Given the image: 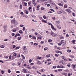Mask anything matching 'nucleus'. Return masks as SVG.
Returning a JSON list of instances; mask_svg holds the SVG:
<instances>
[{
	"label": "nucleus",
	"mask_w": 76,
	"mask_h": 76,
	"mask_svg": "<svg viewBox=\"0 0 76 76\" xmlns=\"http://www.w3.org/2000/svg\"><path fill=\"white\" fill-rule=\"evenodd\" d=\"M51 4L52 6H54L55 4L53 2H51Z\"/></svg>",
	"instance_id": "nucleus-7"
},
{
	"label": "nucleus",
	"mask_w": 76,
	"mask_h": 76,
	"mask_svg": "<svg viewBox=\"0 0 76 76\" xmlns=\"http://www.w3.org/2000/svg\"><path fill=\"white\" fill-rule=\"evenodd\" d=\"M31 16L32 17H33V18H34V17H35V19H36V16H35L34 15H33V16Z\"/></svg>",
	"instance_id": "nucleus-56"
},
{
	"label": "nucleus",
	"mask_w": 76,
	"mask_h": 76,
	"mask_svg": "<svg viewBox=\"0 0 76 76\" xmlns=\"http://www.w3.org/2000/svg\"><path fill=\"white\" fill-rule=\"evenodd\" d=\"M58 70V71H63V69H59Z\"/></svg>",
	"instance_id": "nucleus-40"
},
{
	"label": "nucleus",
	"mask_w": 76,
	"mask_h": 76,
	"mask_svg": "<svg viewBox=\"0 0 76 76\" xmlns=\"http://www.w3.org/2000/svg\"><path fill=\"white\" fill-rule=\"evenodd\" d=\"M32 68H33V69H37V67H36V66H33Z\"/></svg>",
	"instance_id": "nucleus-30"
},
{
	"label": "nucleus",
	"mask_w": 76,
	"mask_h": 76,
	"mask_svg": "<svg viewBox=\"0 0 76 76\" xmlns=\"http://www.w3.org/2000/svg\"><path fill=\"white\" fill-rule=\"evenodd\" d=\"M64 40H62L61 41L60 43H58V45L59 46H60L62 44V46H64V45H65V43L63 42Z\"/></svg>",
	"instance_id": "nucleus-2"
},
{
	"label": "nucleus",
	"mask_w": 76,
	"mask_h": 76,
	"mask_svg": "<svg viewBox=\"0 0 76 76\" xmlns=\"http://www.w3.org/2000/svg\"><path fill=\"white\" fill-rule=\"evenodd\" d=\"M48 42H52V40H51V39L48 40Z\"/></svg>",
	"instance_id": "nucleus-25"
},
{
	"label": "nucleus",
	"mask_w": 76,
	"mask_h": 76,
	"mask_svg": "<svg viewBox=\"0 0 76 76\" xmlns=\"http://www.w3.org/2000/svg\"><path fill=\"white\" fill-rule=\"evenodd\" d=\"M56 67H57L56 66H53V69H56Z\"/></svg>",
	"instance_id": "nucleus-39"
},
{
	"label": "nucleus",
	"mask_w": 76,
	"mask_h": 76,
	"mask_svg": "<svg viewBox=\"0 0 76 76\" xmlns=\"http://www.w3.org/2000/svg\"><path fill=\"white\" fill-rule=\"evenodd\" d=\"M71 75H72V73H69L68 74V76H70Z\"/></svg>",
	"instance_id": "nucleus-23"
},
{
	"label": "nucleus",
	"mask_w": 76,
	"mask_h": 76,
	"mask_svg": "<svg viewBox=\"0 0 76 76\" xmlns=\"http://www.w3.org/2000/svg\"><path fill=\"white\" fill-rule=\"evenodd\" d=\"M59 38L60 39H64V37L63 36H60Z\"/></svg>",
	"instance_id": "nucleus-14"
},
{
	"label": "nucleus",
	"mask_w": 76,
	"mask_h": 76,
	"mask_svg": "<svg viewBox=\"0 0 76 76\" xmlns=\"http://www.w3.org/2000/svg\"><path fill=\"white\" fill-rule=\"evenodd\" d=\"M18 25V23H14V26H16Z\"/></svg>",
	"instance_id": "nucleus-31"
},
{
	"label": "nucleus",
	"mask_w": 76,
	"mask_h": 76,
	"mask_svg": "<svg viewBox=\"0 0 76 76\" xmlns=\"http://www.w3.org/2000/svg\"><path fill=\"white\" fill-rule=\"evenodd\" d=\"M65 67L64 66H61V68H62V69H63Z\"/></svg>",
	"instance_id": "nucleus-61"
},
{
	"label": "nucleus",
	"mask_w": 76,
	"mask_h": 76,
	"mask_svg": "<svg viewBox=\"0 0 76 76\" xmlns=\"http://www.w3.org/2000/svg\"><path fill=\"white\" fill-rule=\"evenodd\" d=\"M68 67H70V64H68L67 65Z\"/></svg>",
	"instance_id": "nucleus-49"
},
{
	"label": "nucleus",
	"mask_w": 76,
	"mask_h": 76,
	"mask_svg": "<svg viewBox=\"0 0 76 76\" xmlns=\"http://www.w3.org/2000/svg\"><path fill=\"white\" fill-rule=\"evenodd\" d=\"M37 64H38L39 65H40V64H41V63L40 62V61H39L37 63Z\"/></svg>",
	"instance_id": "nucleus-16"
},
{
	"label": "nucleus",
	"mask_w": 76,
	"mask_h": 76,
	"mask_svg": "<svg viewBox=\"0 0 76 76\" xmlns=\"http://www.w3.org/2000/svg\"><path fill=\"white\" fill-rule=\"evenodd\" d=\"M58 5L60 6H63V4L60 3L58 4Z\"/></svg>",
	"instance_id": "nucleus-13"
},
{
	"label": "nucleus",
	"mask_w": 76,
	"mask_h": 76,
	"mask_svg": "<svg viewBox=\"0 0 76 76\" xmlns=\"http://www.w3.org/2000/svg\"><path fill=\"white\" fill-rule=\"evenodd\" d=\"M19 33H20V34H23V31L22 30H20V31H19Z\"/></svg>",
	"instance_id": "nucleus-11"
},
{
	"label": "nucleus",
	"mask_w": 76,
	"mask_h": 76,
	"mask_svg": "<svg viewBox=\"0 0 76 76\" xmlns=\"http://www.w3.org/2000/svg\"><path fill=\"white\" fill-rule=\"evenodd\" d=\"M64 8H67V5L65 4L64 6Z\"/></svg>",
	"instance_id": "nucleus-17"
},
{
	"label": "nucleus",
	"mask_w": 76,
	"mask_h": 76,
	"mask_svg": "<svg viewBox=\"0 0 76 76\" xmlns=\"http://www.w3.org/2000/svg\"><path fill=\"white\" fill-rule=\"evenodd\" d=\"M21 38H22V37H19L18 38V40H20L21 39Z\"/></svg>",
	"instance_id": "nucleus-20"
},
{
	"label": "nucleus",
	"mask_w": 76,
	"mask_h": 76,
	"mask_svg": "<svg viewBox=\"0 0 76 76\" xmlns=\"http://www.w3.org/2000/svg\"><path fill=\"white\" fill-rule=\"evenodd\" d=\"M15 58L14 57V56H13L12 58V60H14Z\"/></svg>",
	"instance_id": "nucleus-48"
},
{
	"label": "nucleus",
	"mask_w": 76,
	"mask_h": 76,
	"mask_svg": "<svg viewBox=\"0 0 76 76\" xmlns=\"http://www.w3.org/2000/svg\"><path fill=\"white\" fill-rule=\"evenodd\" d=\"M8 73H10V72H11V71H10V69H8Z\"/></svg>",
	"instance_id": "nucleus-58"
},
{
	"label": "nucleus",
	"mask_w": 76,
	"mask_h": 76,
	"mask_svg": "<svg viewBox=\"0 0 76 76\" xmlns=\"http://www.w3.org/2000/svg\"><path fill=\"white\" fill-rule=\"evenodd\" d=\"M35 0H32L33 4H34V3H35Z\"/></svg>",
	"instance_id": "nucleus-32"
},
{
	"label": "nucleus",
	"mask_w": 76,
	"mask_h": 76,
	"mask_svg": "<svg viewBox=\"0 0 76 76\" xmlns=\"http://www.w3.org/2000/svg\"><path fill=\"white\" fill-rule=\"evenodd\" d=\"M11 57H12V56L11 55H10L9 57V58L10 59H11Z\"/></svg>",
	"instance_id": "nucleus-64"
},
{
	"label": "nucleus",
	"mask_w": 76,
	"mask_h": 76,
	"mask_svg": "<svg viewBox=\"0 0 76 76\" xmlns=\"http://www.w3.org/2000/svg\"><path fill=\"white\" fill-rule=\"evenodd\" d=\"M41 10H44V8H43V7H41Z\"/></svg>",
	"instance_id": "nucleus-57"
},
{
	"label": "nucleus",
	"mask_w": 76,
	"mask_h": 76,
	"mask_svg": "<svg viewBox=\"0 0 76 76\" xmlns=\"http://www.w3.org/2000/svg\"><path fill=\"white\" fill-rule=\"evenodd\" d=\"M29 63H31L32 62V59H30L29 61Z\"/></svg>",
	"instance_id": "nucleus-42"
},
{
	"label": "nucleus",
	"mask_w": 76,
	"mask_h": 76,
	"mask_svg": "<svg viewBox=\"0 0 76 76\" xmlns=\"http://www.w3.org/2000/svg\"><path fill=\"white\" fill-rule=\"evenodd\" d=\"M43 18L45 19H46V18H47V17H46V16H45V15H44L43 16Z\"/></svg>",
	"instance_id": "nucleus-38"
},
{
	"label": "nucleus",
	"mask_w": 76,
	"mask_h": 76,
	"mask_svg": "<svg viewBox=\"0 0 76 76\" xmlns=\"http://www.w3.org/2000/svg\"><path fill=\"white\" fill-rule=\"evenodd\" d=\"M34 45H35L36 46H37V45H38V43H34Z\"/></svg>",
	"instance_id": "nucleus-35"
},
{
	"label": "nucleus",
	"mask_w": 76,
	"mask_h": 76,
	"mask_svg": "<svg viewBox=\"0 0 76 76\" xmlns=\"http://www.w3.org/2000/svg\"><path fill=\"white\" fill-rule=\"evenodd\" d=\"M17 36H19V37H20V34L19 33L17 34Z\"/></svg>",
	"instance_id": "nucleus-55"
},
{
	"label": "nucleus",
	"mask_w": 76,
	"mask_h": 76,
	"mask_svg": "<svg viewBox=\"0 0 76 76\" xmlns=\"http://www.w3.org/2000/svg\"><path fill=\"white\" fill-rule=\"evenodd\" d=\"M21 56L22 57H23V59H25V56L23 55H22Z\"/></svg>",
	"instance_id": "nucleus-28"
},
{
	"label": "nucleus",
	"mask_w": 76,
	"mask_h": 76,
	"mask_svg": "<svg viewBox=\"0 0 76 76\" xmlns=\"http://www.w3.org/2000/svg\"><path fill=\"white\" fill-rule=\"evenodd\" d=\"M27 3H24V5H25V6H27Z\"/></svg>",
	"instance_id": "nucleus-45"
},
{
	"label": "nucleus",
	"mask_w": 76,
	"mask_h": 76,
	"mask_svg": "<svg viewBox=\"0 0 76 76\" xmlns=\"http://www.w3.org/2000/svg\"><path fill=\"white\" fill-rule=\"evenodd\" d=\"M38 38L39 39H41V38H42V37H38Z\"/></svg>",
	"instance_id": "nucleus-51"
},
{
	"label": "nucleus",
	"mask_w": 76,
	"mask_h": 76,
	"mask_svg": "<svg viewBox=\"0 0 76 76\" xmlns=\"http://www.w3.org/2000/svg\"><path fill=\"white\" fill-rule=\"evenodd\" d=\"M71 51H72V50H67V52H68V53H70Z\"/></svg>",
	"instance_id": "nucleus-21"
},
{
	"label": "nucleus",
	"mask_w": 76,
	"mask_h": 76,
	"mask_svg": "<svg viewBox=\"0 0 76 76\" xmlns=\"http://www.w3.org/2000/svg\"><path fill=\"white\" fill-rule=\"evenodd\" d=\"M31 3H32V1H30L28 2V6L31 7Z\"/></svg>",
	"instance_id": "nucleus-8"
},
{
	"label": "nucleus",
	"mask_w": 76,
	"mask_h": 76,
	"mask_svg": "<svg viewBox=\"0 0 76 76\" xmlns=\"http://www.w3.org/2000/svg\"><path fill=\"white\" fill-rule=\"evenodd\" d=\"M48 49V48L47 47H46L45 48H44V51H46V50H47Z\"/></svg>",
	"instance_id": "nucleus-29"
},
{
	"label": "nucleus",
	"mask_w": 76,
	"mask_h": 76,
	"mask_svg": "<svg viewBox=\"0 0 76 76\" xmlns=\"http://www.w3.org/2000/svg\"><path fill=\"white\" fill-rule=\"evenodd\" d=\"M23 26H24V25H20V27H23Z\"/></svg>",
	"instance_id": "nucleus-63"
},
{
	"label": "nucleus",
	"mask_w": 76,
	"mask_h": 76,
	"mask_svg": "<svg viewBox=\"0 0 76 76\" xmlns=\"http://www.w3.org/2000/svg\"><path fill=\"white\" fill-rule=\"evenodd\" d=\"M44 41H42L40 42V44H44Z\"/></svg>",
	"instance_id": "nucleus-46"
},
{
	"label": "nucleus",
	"mask_w": 76,
	"mask_h": 76,
	"mask_svg": "<svg viewBox=\"0 0 76 76\" xmlns=\"http://www.w3.org/2000/svg\"><path fill=\"white\" fill-rule=\"evenodd\" d=\"M17 57L18 58L20 57V54H19L17 56Z\"/></svg>",
	"instance_id": "nucleus-52"
},
{
	"label": "nucleus",
	"mask_w": 76,
	"mask_h": 76,
	"mask_svg": "<svg viewBox=\"0 0 76 76\" xmlns=\"http://www.w3.org/2000/svg\"><path fill=\"white\" fill-rule=\"evenodd\" d=\"M46 33H47V34H50V32L47 31H46Z\"/></svg>",
	"instance_id": "nucleus-60"
},
{
	"label": "nucleus",
	"mask_w": 76,
	"mask_h": 76,
	"mask_svg": "<svg viewBox=\"0 0 76 76\" xmlns=\"http://www.w3.org/2000/svg\"><path fill=\"white\" fill-rule=\"evenodd\" d=\"M40 72H45V69H42L40 70Z\"/></svg>",
	"instance_id": "nucleus-10"
},
{
	"label": "nucleus",
	"mask_w": 76,
	"mask_h": 76,
	"mask_svg": "<svg viewBox=\"0 0 76 76\" xmlns=\"http://www.w3.org/2000/svg\"><path fill=\"white\" fill-rule=\"evenodd\" d=\"M46 57L47 58L50 57V54L48 55H46Z\"/></svg>",
	"instance_id": "nucleus-19"
},
{
	"label": "nucleus",
	"mask_w": 76,
	"mask_h": 76,
	"mask_svg": "<svg viewBox=\"0 0 76 76\" xmlns=\"http://www.w3.org/2000/svg\"><path fill=\"white\" fill-rule=\"evenodd\" d=\"M50 10H51V11H52V12H55V11H54V10H53L52 9H50Z\"/></svg>",
	"instance_id": "nucleus-34"
},
{
	"label": "nucleus",
	"mask_w": 76,
	"mask_h": 76,
	"mask_svg": "<svg viewBox=\"0 0 76 76\" xmlns=\"http://www.w3.org/2000/svg\"><path fill=\"white\" fill-rule=\"evenodd\" d=\"M12 36H15V33H12Z\"/></svg>",
	"instance_id": "nucleus-47"
},
{
	"label": "nucleus",
	"mask_w": 76,
	"mask_h": 76,
	"mask_svg": "<svg viewBox=\"0 0 76 76\" xmlns=\"http://www.w3.org/2000/svg\"><path fill=\"white\" fill-rule=\"evenodd\" d=\"M66 37L67 38H68V37H69V34H66Z\"/></svg>",
	"instance_id": "nucleus-53"
},
{
	"label": "nucleus",
	"mask_w": 76,
	"mask_h": 76,
	"mask_svg": "<svg viewBox=\"0 0 76 76\" xmlns=\"http://www.w3.org/2000/svg\"><path fill=\"white\" fill-rule=\"evenodd\" d=\"M20 9H22V5H20Z\"/></svg>",
	"instance_id": "nucleus-26"
},
{
	"label": "nucleus",
	"mask_w": 76,
	"mask_h": 76,
	"mask_svg": "<svg viewBox=\"0 0 76 76\" xmlns=\"http://www.w3.org/2000/svg\"><path fill=\"white\" fill-rule=\"evenodd\" d=\"M3 28H4L3 32L5 33L6 32L7 30V25L4 26L3 27Z\"/></svg>",
	"instance_id": "nucleus-1"
},
{
	"label": "nucleus",
	"mask_w": 76,
	"mask_h": 76,
	"mask_svg": "<svg viewBox=\"0 0 76 76\" xmlns=\"http://www.w3.org/2000/svg\"><path fill=\"white\" fill-rule=\"evenodd\" d=\"M42 22H44L45 23H47V20H42Z\"/></svg>",
	"instance_id": "nucleus-12"
},
{
	"label": "nucleus",
	"mask_w": 76,
	"mask_h": 76,
	"mask_svg": "<svg viewBox=\"0 0 76 76\" xmlns=\"http://www.w3.org/2000/svg\"><path fill=\"white\" fill-rule=\"evenodd\" d=\"M53 13V12H52L51 11H49L48 12V13Z\"/></svg>",
	"instance_id": "nucleus-59"
},
{
	"label": "nucleus",
	"mask_w": 76,
	"mask_h": 76,
	"mask_svg": "<svg viewBox=\"0 0 76 76\" xmlns=\"http://www.w3.org/2000/svg\"><path fill=\"white\" fill-rule=\"evenodd\" d=\"M9 58V56H4L5 58Z\"/></svg>",
	"instance_id": "nucleus-24"
},
{
	"label": "nucleus",
	"mask_w": 76,
	"mask_h": 76,
	"mask_svg": "<svg viewBox=\"0 0 76 76\" xmlns=\"http://www.w3.org/2000/svg\"><path fill=\"white\" fill-rule=\"evenodd\" d=\"M24 12L26 14V15L28 14V11L27 10H26Z\"/></svg>",
	"instance_id": "nucleus-9"
},
{
	"label": "nucleus",
	"mask_w": 76,
	"mask_h": 76,
	"mask_svg": "<svg viewBox=\"0 0 76 76\" xmlns=\"http://www.w3.org/2000/svg\"><path fill=\"white\" fill-rule=\"evenodd\" d=\"M57 28H58V29H61V27H59V26H57Z\"/></svg>",
	"instance_id": "nucleus-62"
},
{
	"label": "nucleus",
	"mask_w": 76,
	"mask_h": 76,
	"mask_svg": "<svg viewBox=\"0 0 76 76\" xmlns=\"http://www.w3.org/2000/svg\"><path fill=\"white\" fill-rule=\"evenodd\" d=\"M48 25H51V26L53 25V24H51V23H48Z\"/></svg>",
	"instance_id": "nucleus-33"
},
{
	"label": "nucleus",
	"mask_w": 76,
	"mask_h": 76,
	"mask_svg": "<svg viewBox=\"0 0 76 76\" xmlns=\"http://www.w3.org/2000/svg\"><path fill=\"white\" fill-rule=\"evenodd\" d=\"M0 47L2 48H4V46L2 45H1L0 46Z\"/></svg>",
	"instance_id": "nucleus-15"
},
{
	"label": "nucleus",
	"mask_w": 76,
	"mask_h": 76,
	"mask_svg": "<svg viewBox=\"0 0 76 76\" xmlns=\"http://www.w3.org/2000/svg\"><path fill=\"white\" fill-rule=\"evenodd\" d=\"M1 72L2 74H4V71L2 70L1 71Z\"/></svg>",
	"instance_id": "nucleus-43"
},
{
	"label": "nucleus",
	"mask_w": 76,
	"mask_h": 76,
	"mask_svg": "<svg viewBox=\"0 0 76 76\" xmlns=\"http://www.w3.org/2000/svg\"><path fill=\"white\" fill-rule=\"evenodd\" d=\"M66 10L68 14L70 13H71V11L70 10V9H68Z\"/></svg>",
	"instance_id": "nucleus-5"
},
{
	"label": "nucleus",
	"mask_w": 76,
	"mask_h": 76,
	"mask_svg": "<svg viewBox=\"0 0 76 76\" xmlns=\"http://www.w3.org/2000/svg\"><path fill=\"white\" fill-rule=\"evenodd\" d=\"M17 55V54L16 53H14L13 54V56H15V57H16V56Z\"/></svg>",
	"instance_id": "nucleus-18"
},
{
	"label": "nucleus",
	"mask_w": 76,
	"mask_h": 76,
	"mask_svg": "<svg viewBox=\"0 0 76 76\" xmlns=\"http://www.w3.org/2000/svg\"><path fill=\"white\" fill-rule=\"evenodd\" d=\"M51 28L52 29L54 28L53 25V24L51 26Z\"/></svg>",
	"instance_id": "nucleus-36"
},
{
	"label": "nucleus",
	"mask_w": 76,
	"mask_h": 76,
	"mask_svg": "<svg viewBox=\"0 0 76 76\" xmlns=\"http://www.w3.org/2000/svg\"><path fill=\"white\" fill-rule=\"evenodd\" d=\"M12 22L13 23H16V20H15V18L13 19L12 20Z\"/></svg>",
	"instance_id": "nucleus-6"
},
{
	"label": "nucleus",
	"mask_w": 76,
	"mask_h": 76,
	"mask_svg": "<svg viewBox=\"0 0 76 76\" xmlns=\"http://www.w3.org/2000/svg\"><path fill=\"white\" fill-rule=\"evenodd\" d=\"M23 71V72L24 73H28L29 72V71L26 70V69H24L23 70H22Z\"/></svg>",
	"instance_id": "nucleus-4"
},
{
	"label": "nucleus",
	"mask_w": 76,
	"mask_h": 76,
	"mask_svg": "<svg viewBox=\"0 0 76 76\" xmlns=\"http://www.w3.org/2000/svg\"><path fill=\"white\" fill-rule=\"evenodd\" d=\"M72 14L73 16H76V14H75V13L72 12Z\"/></svg>",
	"instance_id": "nucleus-27"
},
{
	"label": "nucleus",
	"mask_w": 76,
	"mask_h": 76,
	"mask_svg": "<svg viewBox=\"0 0 76 76\" xmlns=\"http://www.w3.org/2000/svg\"><path fill=\"white\" fill-rule=\"evenodd\" d=\"M50 35H52L53 37H56L57 36V34H56L52 31L50 32Z\"/></svg>",
	"instance_id": "nucleus-3"
},
{
	"label": "nucleus",
	"mask_w": 76,
	"mask_h": 76,
	"mask_svg": "<svg viewBox=\"0 0 76 76\" xmlns=\"http://www.w3.org/2000/svg\"><path fill=\"white\" fill-rule=\"evenodd\" d=\"M60 53H61V51H58L56 52V53H57V54Z\"/></svg>",
	"instance_id": "nucleus-37"
},
{
	"label": "nucleus",
	"mask_w": 76,
	"mask_h": 76,
	"mask_svg": "<svg viewBox=\"0 0 76 76\" xmlns=\"http://www.w3.org/2000/svg\"><path fill=\"white\" fill-rule=\"evenodd\" d=\"M13 48H16V46L15 45H13Z\"/></svg>",
	"instance_id": "nucleus-54"
},
{
	"label": "nucleus",
	"mask_w": 76,
	"mask_h": 76,
	"mask_svg": "<svg viewBox=\"0 0 76 76\" xmlns=\"http://www.w3.org/2000/svg\"><path fill=\"white\" fill-rule=\"evenodd\" d=\"M33 39H36V37H35L34 36L33 37Z\"/></svg>",
	"instance_id": "nucleus-50"
},
{
	"label": "nucleus",
	"mask_w": 76,
	"mask_h": 76,
	"mask_svg": "<svg viewBox=\"0 0 76 76\" xmlns=\"http://www.w3.org/2000/svg\"><path fill=\"white\" fill-rule=\"evenodd\" d=\"M42 58L41 57H38V58H37V59L38 60H41V59Z\"/></svg>",
	"instance_id": "nucleus-22"
},
{
	"label": "nucleus",
	"mask_w": 76,
	"mask_h": 76,
	"mask_svg": "<svg viewBox=\"0 0 76 76\" xmlns=\"http://www.w3.org/2000/svg\"><path fill=\"white\" fill-rule=\"evenodd\" d=\"M61 66L60 65H58L57 66V68H61Z\"/></svg>",
	"instance_id": "nucleus-41"
},
{
	"label": "nucleus",
	"mask_w": 76,
	"mask_h": 76,
	"mask_svg": "<svg viewBox=\"0 0 76 76\" xmlns=\"http://www.w3.org/2000/svg\"><path fill=\"white\" fill-rule=\"evenodd\" d=\"M19 48V47H17L15 49V50H18Z\"/></svg>",
	"instance_id": "nucleus-44"
}]
</instances>
